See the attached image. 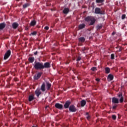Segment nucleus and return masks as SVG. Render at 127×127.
<instances>
[{
  "label": "nucleus",
  "mask_w": 127,
  "mask_h": 127,
  "mask_svg": "<svg viewBox=\"0 0 127 127\" xmlns=\"http://www.w3.org/2000/svg\"><path fill=\"white\" fill-rule=\"evenodd\" d=\"M34 67L36 70H42L45 68H50V63L48 62L45 63L44 64L43 63L40 62H35V65Z\"/></svg>",
  "instance_id": "f257e3e1"
},
{
  "label": "nucleus",
  "mask_w": 127,
  "mask_h": 127,
  "mask_svg": "<svg viewBox=\"0 0 127 127\" xmlns=\"http://www.w3.org/2000/svg\"><path fill=\"white\" fill-rule=\"evenodd\" d=\"M112 102L113 104V109L116 110L118 107V105H117V104H119V103H120V100H119V99L117 98L113 97L112 98Z\"/></svg>",
  "instance_id": "f03ea898"
},
{
  "label": "nucleus",
  "mask_w": 127,
  "mask_h": 127,
  "mask_svg": "<svg viewBox=\"0 0 127 127\" xmlns=\"http://www.w3.org/2000/svg\"><path fill=\"white\" fill-rule=\"evenodd\" d=\"M11 54V51H10V50H8V51H7L4 55V60H7V59H8Z\"/></svg>",
  "instance_id": "7ed1b4c3"
},
{
  "label": "nucleus",
  "mask_w": 127,
  "mask_h": 127,
  "mask_svg": "<svg viewBox=\"0 0 127 127\" xmlns=\"http://www.w3.org/2000/svg\"><path fill=\"white\" fill-rule=\"evenodd\" d=\"M95 13L96 14H105V11L101 10V8L96 7L95 9Z\"/></svg>",
  "instance_id": "20e7f679"
},
{
  "label": "nucleus",
  "mask_w": 127,
  "mask_h": 127,
  "mask_svg": "<svg viewBox=\"0 0 127 127\" xmlns=\"http://www.w3.org/2000/svg\"><path fill=\"white\" fill-rule=\"evenodd\" d=\"M69 111L71 113H75L77 111V108L74 105H71L69 107Z\"/></svg>",
  "instance_id": "39448f33"
},
{
  "label": "nucleus",
  "mask_w": 127,
  "mask_h": 127,
  "mask_svg": "<svg viewBox=\"0 0 127 127\" xmlns=\"http://www.w3.org/2000/svg\"><path fill=\"white\" fill-rule=\"evenodd\" d=\"M42 74H43V73L41 72H38L37 74H36L34 76V79L35 80H38V79H39V78H40V77H41Z\"/></svg>",
  "instance_id": "423d86ee"
},
{
  "label": "nucleus",
  "mask_w": 127,
  "mask_h": 127,
  "mask_svg": "<svg viewBox=\"0 0 127 127\" xmlns=\"http://www.w3.org/2000/svg\"><path fill=\"white\" fill-rule=\"evenodd\" d=\"M55 108L58 109L59 110H63V105L60 103H56L55 105Z\"/></svg>",
  "instance_id": "0eeeda50"
},
{
  "label": "nucleus",
  "mask_w": 127,
  "mask_h": 127,
  "mask_svg": "<svg viewBox=\"0 0 127 127\" xmlns=\"http://www.w3.org/2000/svg\"><path fill=\"white\" fill-rule=\"evenodd\" d=\"M35 95H36L37 97L38 98L40 95H41V91L40 89L38 88L35 91Z\"/></svg>",
  "instance_id": "6e6552de"
},
{
  "label": "nucleus",
  "mask_w": 127,
  "mask_h": 127,
  "mask_svg": "<svg viewBox=\"0 0 127 127\" xmlns=\"http://www.w3.org/2000/svg\"><path fill=\"white\" fill-rule=\"evenodd\" d=\"M71 105V102L69 101H67L64 105V109H68L69 108V106Z\"/></svg>",
  "instance_id": "1a4fd4ad"
},
{
  "label": "nucleus",
  "mask_w": 127,
  "mask_h": 127,
  "mask_svg": "<svg viewBox=\"0 0 127 127\" xmlns=\"http://www.w3.org/2000/svg\"><path fill=\"white\" fill-rule=\"evenodd\" d=\"M5 26H6L5 23L3 22L0 23V30H2V29H4L5 28Z\"/></svg>",
  "instance_id": "9d476101"
},
{
  "label": "nucleus",
  "mask_w": 127,
  "mask_h": 127,
  "mask_svg": "<svg viewBox=\"0 0 127 127\" xmlns=\"http://www.w3.org/2000/svg\"><path fill=\"white\" fill-rule=\"evenodd\" d=\"M35 98L34 97V95H33V94L29 95L28 98L29 102H32V101H33V100H35Z\"/></svg>",
  "instance_id": "9b49d317"
},
{
  "label": "nucleus",
  "mask_w": 127,
  "mask_h": 127,
  "mask_svg": "<svg viewBox=\"0 0 127 127\" xmlns=\"http://www.w3.org/2000/svg\"><path fill=\"white\" fill-rule=\"evenodd\" d=\"M18 25H19L18 23H17L16 22H14L12 24V28H13V29H16V28H17V27H18Z\"/></svg>",
  "instance_id": "f8f14e48"
},
{
  "label": "nucleus",
  "mask_w": 127,
  "mask_h": 127,
  "mask_svg": "<svg viewBox=\"0 0 127 127\" xmlns=\"http://www.w3.org/2000/svg\"><path fill=\"white\" fill-rule=\"evenodd\" d=\"M92 18H93V16H88L85 18V20L87 22H89V21H91Z\"/></svg>",
  "instance_id": "ddd939ff"
},
{
  "label": "nucleus",
  "mask_w": 127,
  "mask_h": 127,
  "mask_svg": "<svg viewBox=\"0 0 127 127\" xmlns=\"http://www.w3.org/2000/svg\"><path fill=\"white\" fill-rule=\"evenodd\" d=\"M118 97L119 98H120L119 100V102L120 103H123V102H124V96H123V94H119Z\"/></svg>",
  "instance_id": "4468645a"
},
{
  "label": "nucleus",
  "mask_w": 127,
  "mask_h": 127,
  "mask_svg": "<svg viewBox=\"0 0 127 127\" xmlns=\"http://www.w3.org/2000/svg\"><path fill=\"white\" fill-rule=\"evenodd\" d=\"M69 11V8H64L63 10V13H64V14H67V13H68Z\"/></svg>",
  "instance_id": "2eb2a0df"
},
{
  "label": "nucleus",
  "mask_w": 127,
  "mask_h": 127,
  "mask_svg": "<svg viewBox=\"0 0 127 127\" xmlns=\"http://www.w3.org/2000/svg\"><path fill=\"white\" fill-rule=\"evenodd\" d=\"M95 22H96V19H95L94 17H92V18H91V20H90V25H94Z\"/></svg>",
  "instance_id": "dca6fc26"
},
{
  "label": "nucleus",
  "mask_w": 127,
  "mask_h": 127,
  "mask_svg": "<svg viewBox=\"0 0 127 127\" xmlns=\"http://www.w3.org/2000/svg\"><path fill=\"white\" fill-rule=\"evenodd\" d=\"M107 79L110 80V81H113V80H114V75H113L112 74H110L108 75Z\"/></svg>",
  "instance_id": "f3484780"
},
{
  "label": "nucleus",
  "mask_w": 127,
  "mask_h": 127,
  "mask_svg": "<svg viewBox=\"0 0 127 127\" xmlns=\"http://www.w3.org/2000/svg\"><path fill=\"white\" fill-rule=\"evenodd\" d=\"M41 90L42 92H45L46 89H45V83H43L41 87Z\"/></svg>",
  "instance_id": "a211bd4d"
},
{
  "label": "nucleus",
  "mask_w": 127,
  "mask_h": 127,
  "mask_svg": "<svg viewBox=\"0 0 127 127\" xmlns=\"http://www.w3.org/2000/svg\"><path fill=\"white\" fill-rule=\"evenodd\" d=\"M34 60H35L34 57H31L28 58V61L30 62V63H33V62H34Z\"/></svg>",
  "instance_id": "6ab92c4d"
},
{
  "label": "nucleus",
  "mask_w": 127,
  "mask_h": 127,
  "mask_svg": "<svg viewBox=\"0 0 127 127\" xmlns=\"http://www.w3.org/2000/svg\"><path fill=\"white\" fill-rule=\"evenodd\" d=\"M81 107H85L86 105V100H83L80 102Z\"/></svg>",
  "instance_id": "aec40b11"
},
{
  "label": "nucleus",
  "mask_w": 127,
  "mask_h": 127,
  "mask_svg": "<svg viewBox=\"0 0 127 127\" xmlns=\"http://www.w3.org/2000/svg\"><path fill=\"white\" fill-rule=\"evenodd\" d=\"M85 26H86L85 24H81L78 26V28L79 29H83V28H85Z\"/></svg>",
  "instance_id": "412c9836"
},
{
  "label": "nucleus",
  "mask_w": 127,
  "mask_h": 127,
  "mask_svg": "<svg viewBox=\"0 0 127 127\" xmlns=\"http://www.w3.org/2000/svg\"><path fill=\"white\" fill-rule=\"evenodd\" d=\"M78 40H79V42L83 43V42H85V40H86V39H85V38L82 37L79 38L78 39Z\"/></svg>",
  "instance_id": "4be33fe9"
},
{
  "label": "nucleus",
  "mask_w": 127,
  "mask_h": 127,
  "mask_svg": "<svg viewBox=\"0 0 127 127\" xmlns=\"http://www.w3.org/2000/svg\"><path fill=\"white\" fill-rule=\"evenodd\" d=\"M36 25V21L35 20H33L30 23L31 26H34Z\"/></svg>",
  "instance_id": "5701e85b"
},
{
  "label": "nucleus",
  "mask_w": 127,
  "mask_h": 127,
  "mask_svg": "<svg viewBox=\"0 0 127 127\" xmlns=\"http://www.w3.org/2000/svg\"><path fill=\"white\" fill-rule=\"evenodd\" d=\"M50 88H51V84H50L49 82H47V90H50Z\"/></svg>",
  "instance_id": "b1692460"
},
{
  "label": "nucleus",
  "mask_w": 127,
  "mask_h": 127,
  "mask_svg": "<svg viewBox=\"0 0 127 127\" xmlns=\"http://www.w3.org/2000/svg\"><path fill=\"white\" fill-rule=\"evenodd\" d=\"M102 27H103V25L100 24V25H98L96 27V28L97 30H99L100 29H102Z\"/></svg>",
  "instance_id": "393cba45"
},
{
  "label": "nucleus",
  "mask_w": 127,
  "mask_h": 127,
  "mask_svg": "<svg viewBox=\"0 0 127 127\" xmlns=\"http://www.w3.org/2000/svg\"><path fill=\"white\" fill-rule=\"evenodd\" d=\"M110 68L109 67H106L105 68V73H106V74H109V73H110Z\"/></svg>",
  "instance_id": "a878e982"
},
{
  "label": "nucleus",
  "mask_w": 127,
  "mask_h": 127,
  "mask_svg": "<svg viewBox=\"0 0 127 127\" xmlns=\"http://www.w3.org/2000/svg\"><path fill=\"white\" fill-rule=\"evenodd\" d=\"M28 6H29V3H26L23 5V7L24 8H26V7H28Z\"/></svg>",
  "instance_id": "bb28decb"
},
{
  "label": "nucleus",
  "mask_w": 127,
  "mask_h": 127,
  "mask_svg": "<svg viewBox=\"0 0 127 127\" xmlns=\"http://www.w3.org/2000/svg\"><path fill=\"white\" fill-rule=\"evenodd\" d=\"M89 49L88 48L83 47L81 49L82 52H83V53H85V50H88Z\"/></svg>",
  "instance_id": "cd10ccee"
},
{
  "label": "nucleus",
  "mask_w": 127,
  "mask_h": 127,
  "mask_svg": "<svg viewBox=\"0 0 127 127\" xmlns=\"http://www.w3.org/2000/svg\"><path fill=\"white\" fill-rule=\"evenodd\" d=\"M104 0H96L97 3H102V2H104Z\"/></svg>",
  "instance_id": "c85d7f7f"
},
{
  "label": "nucleus",
  "mask_w": 127,
  "mask_h": 127,
  "mask_svg": "<svg viewBox=\"0 0 127 127\" xmlns=\"http://www.w3.org/2000/svg\"><path fill=\"white\" fill-rule=\"evenodd\" d=\"M112 119L114 121H116L117 120V116L116 115H112Z\"/></svg>",
  "instance_id": "c756f323"
},
{
  "label": "nucleus",
  "mask_w": 127,
  "mask_h": 127,
  "mask_svg": "<svg viewBox=\"0 0 127 127\" xmlns=\"http://www.w3.org/2000/svg\"><path fill=\"white\" fill-rule=\"evenodd\" d=\"M111 59H115V55L114 54H111Z\"/></svg>",
  "instance_id": "7c9ffc66"
},
{
  "label": "nucleus",
  "mask_w": 127,
  "mask_h": 127,
  "mask_svg": "<svg viewBox=\"0 0 127 127\" xmlns=\"http://www.w3.org/2000/svg\"><path fill=\"white\" fill-rule=\"evenodd\" d=\"M36 34H37V33L35 31H34V32L31 33L32 35H36Z\"/></svg>",
  "instance_id": "2f4dec72"
},
{
  "label": "nucleus",
  "mask_w": 127,
  "mask_h": 127,
  "mask_svg": "<svg viewBox=\"0 0 127 127\" xmlns=\"http://www.w3.org/2000/svg\"><path fill=\"white\" fill-rule=\"evenodd\" d=\"M92 71H96V70H97V68L96 67H93L91 68Z\"/></svg>",
  "instance_id": "473e14b6"
},
{
  "label": "nucleus",
  "mask_w": 127,
  "mask_h": 127,
  "mask_svg": "<svg viewBox=\"0 0 127 127\" xmlns=\"http://www.w3.org/2000/svg\"><path fill=\"white\" fill-rule=\"evenodd\" d=\"M122 19H125V18H126V14H123L122 15Z\"/></svg>",
  "instance_id": "72a5a7b5"
},
{
  "label": "nucleus",
  "mask_w": 127,
  "mask_h": 127,
  "mask_svg": "<svg viewBox=\"0 0 127 127\" xmlns=\"http://www.w3.org/2000/svg\"><path fill=\"white\" fill-rule=\"evenodd\" d=\"M44 29L46 30H48V29H49V27L48 26H45Z\"/></svg>",
  "instance_id": "f704fd0d"
},
{
  "label": "nucleus",
  "mask_w": 127,
  "mask_h": 127,
  "mask_svg": "<svg viewBox=\"0 0 127 127\" xmlns=\"http://www.w3.org/2000/svg\"><path fill=\"white\" fill-rule=\"evenodd\" d=\"M81 60V57H79L77 58L76 61H80Z\"/></svg>",
  "instance_id": "c9c22d12"
},
{
  "label": "nucleus",
  "mask_w": 127,
  "mask_h": 127,
  "mask_svg": "<svg viewBox=\"0 0 127 127\" xmlns=\"http://www.w3.org/2000/svg\"><path fill=\"white\" fill-rule=\"evenodd\" d=\"M69 63H70V61H67L65 62V64L66 65H68V64H69Z\"/></svg>",
  "instance_id": "e433bc0d"
},
{
  "label": "nucleus",
  "mask_w": 127,
  "mask_h": 127,
  "mask_svg": "<svg viewBox=\"0 0 127 127\" xmlns=\"http://www.w3.org/2000/svg\"><path fill=\"white\" fill-rule=\"evenodd\" d=\"M34 55H37V54H38V52L36 51L34 53Z\"/></svg>",
  "instance_id": "4c0bfd02"
},
{
  "label": "nucleus",
  "mask_w": 127,
  "mask_h": 127,
  "mask_svg": "<svg viewBox=\"0 0 127 127\" xmlns=\"http://www.w3.org/2000/svg\"><path fill=\"white\" fill-rule=\"evenodd\" d=\"M96 80L97 81V82H100V79L99 78H96Z\"/></svg>",
  "instance_id": "58836bf2"
},
{
  "label": "nucleus",
  "mask_w": 127,
  "mask_h": 127,
  "mask_svg": "<svg viewBox=\"0 0 127 127\" xmlns=\"http://www.w3.org/2000/svg\"><path fill=\"white\" fill-rule=\"evenodd\" d=\"M87 120H90V116H88L87 117Z\"/></svg>",
  "instance_id": "ea45409f"
},
{
  "label": "nucleus",
  "mask_w": 127,
  "mask_h": 127,
  "mask_svg": "<svg viewBox=\"0 0 127 127\" xmlns=\"http://www.w3.org/2000/svg\"><path fill=\"white\" fill-rule=\"evenodd\" d=\"M115 34H116V33H115V32L112 33V35H115Z\"/></svg>",
  "instance_id": "a19ab883"
},
{
  "label": "nucleus",
  "mask_w": 127,
  "mask_h": 127,
  "mask_svg": "<svg viewBox=\"0 0 127 127\" xmlns=\"http://www.w3.org/2000/svg\"><path fill=\"white\" fill-rule=\"evenodd\" d=\"M86 115H87V116H88V115H89V113H86Z\"/></svg>",
  "instance_id": "79ce46f5"
}]
</instances>
